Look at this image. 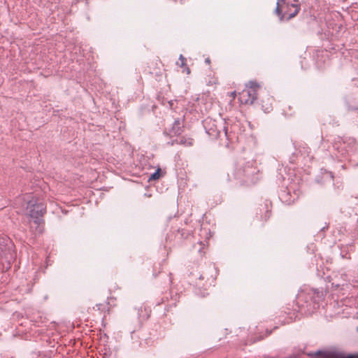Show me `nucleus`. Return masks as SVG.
<instances>
[{"label":"nucleus","instance_id":"nucleus-20","mask_svg":"<svg viewBox=\"0 0 358 358\" xmlns=\"http://www.w3.org/2000/svg\"><path fill=\"white\" fill-rule=\"evenodd\" d=\"M187 73H190L189 69L188 67L187 68Z\"/></svg>","mask_w":358,"mask_h":358},{"label":"nucleus","instance_id":"nucleus-17","mask_svg":"<svg viewBox=\"0 0 358 358\" xmlns=\"http://www.w3.org/2000/svg\"><path fill=\"white\" fill-rule=\"evenodd\" d=\"M174 143H178V141L175 140V141H173L169 143V144H171V145H173Z\"/></svg>","mask_w":358,"mask_h":358},{"label":"nucleus","instance_id":"nucleus-11","mask_svg":"<svg viewBox=\"0 0 358 358\" xmlns=\"http://www.w3.org/2000/svg\"><path fill=\"white\" fill-rule=\"evenodd\" d=\"M193 141L194 140L192 138L182 137L179 141H178V143L186 147H190L193 145Z\"/></svg>","mask_w":358,"mask_h":358},{"label":"nucleus","instance_id":"nucleus-12","mask_svg":"<svg viewBox=\"0 0 358 358\" xmlns=\"http://www.w3.org/2000/svg\"><path fill=\"white\" fill-rule=\"evenodd\" d=\"M161 169L158 168L151 176L149 177L148 180H157L159 178V173Z\"/></svg>","mask_w":358,"mask_h":358},{"label":"nucleus","instance_id":"nucleus-16","mask_svg":"<svg viewBox=\"0 0 358 358\" xmlns=\"http://www.w3.org/2000/svg\"><path fill=\"white\" fill-rule=\"evenodd\" d=\"M339 285H340L338 283H336V284H335L334 282L331 283L332 287L338 288L339 287Z\"/></svg>","mask_w":358,"mask_h":358},{"label":"nucleus","instance_id":"nucleus-14","mask_svg":"<svg viewBox=\"0 0 358 358\" xmlns=\"http://www.w3.org/2000/svg\"><path fill=\"white\" fill-rule=\"evenodd\" d=\"M179 60L180 63L179 64L178 62H177V64L180 65L181 67H183L186 64V58L183 57L182 55H180L179 57Z\"/></svg>","mask_w":358,"mask_h":358},{"label":"nucleus","instance_id":"nucleus-4","mask_svg":"<svg viewBox=\"0 0 358 358\" xmlns=\"http://www.w3.org/2000/svg\"><path fill=\"white\" fill-rule=\"evenodd\" d=\"M259 85L256 81L250 80L245 85L244 89L240 94L239 99L241 103L252 104L257 99V90Z\"/></svg>","mask_w":358,"mask_h":358},{"label":"nucleus","instance_id":"nucleus-1","mask_svg":"<svg viewBox=\"0 0 358 358\" xmlns=\"http://www.w3.org/2000/svg\"><path fill=\"white\" fill-rule=\"evenodd\" d=\"M258 170L253 165V162L239 160L233 171L234 178L245 183H255L257 180Z\"/></svg>","mask_w":358,"mask_h":358},{"label":"nucleus","instance_id":"nucleus-6","mask_svg":"<svg viewBox=\"0 0 358 358\" xmlns=\"http://www.w3.org/2000/svg\"><path fill=\"white\" fill-rule=\"evenodd\" d=\"M333 146L341 156L344 157L350 152L355 151L356 141L352 138L344 140L343 138L338 137Z\"/></svg>","mask_w":358,"mask_h":358},{"label":"nucleus","instance_id":"nucleus-5","mask_svg":"<svg viewBox=\"0 0 358 358\" xmlns=\"http://www.w3.org/2000/svg\"><path fill=\"white\" fill-rule=\"evenodd\" d=\"M29 209V216L34 220L35 223H39L41 217L46 212V206L43 202H39L35 199L29 200L27 203Z\"/></svg>","mask_w":358,"mask_h":358},{"label":"nucleus","instance_id":"nucleus-9","mask_svg":"<svg viewBox=\"0 0 358 358\" xmlns=\"http://www.w3.org/2000/svg\"><path fill=\"white\" fill-rule=\"evenodd\" d=\"M10 242V238L5 234L0 235V253L3 252Z\"/></svg>","mask_w":358,"mask_h":358},{"label":"nucleus","instance_id":"nucleus-7","mask_svg":"<svg viewBox=\"0 0 358 358\" xmlns=\"http://www.w3.org/2000/svg\"><path fill=\"white\" fill-rule=\"evenodd\" d=\"M299 198V194L295 191L292 193L288 188H285L279 193L280 200L287 205L293 203Z\"/></svg>","mask_w":358,"mask_h":358},{"label":"nucleus","instance_id":"nucleus-21","mask_svg":"<svg viewBox=\"0 0 358 358\" xmlns=\"http://www.w3.org/2000/svg\"><path fill=\"white\" fill-rule=\"evenodd\" d=\"M235 92H232V96H234L235 95Z\"/></svg>","mask_w":358,"mask_h":358},{"label":"nucleus","instance_id":"nucleus-10","mask_svg":"<svg viewBox=\"0 0 358 358\" xmlns=\"http://www.w3.org/2000/svg\"><path fill=\"white\" fill-rule=\"evenodd\" d=\"M307 355L309 357H318L321 356V357H322V358H328L329 357V354L327 352L322 351L320 350H317L316 352H308Z\"/></svg>","mask_w":358,"mask_h":358},{"label":"nucleus","instance_id":"nucleus-13","mask_svg":"<svg viewBox=\"0 0 358 358\" xmlns=\"http://www.w3.org/2000/svg\"><path fill=\"white\" fill-rule=\"evenodd\" d=\"M285 10H287V12H285V11L282 12V15L284 16V19L285 17L287 18L289 15V13H292L294 11V8L291 7L290 6H287V7L285 6Z\"/></svg>","mask_w":358,"mask_h":358},{"label":"nucleus","instance_id":"nucleus-22","mask_svg":"<svg viewBox=\"0 0 358 358\" xmlns=\"http://www.w3.org/2000/svg\"><path fill=\"white\" fill-rule=\"evenodd\" d=\"M357 331H358V327H357Z\"/></svg>","mask_w":358,"mask_h":358},{"label":"nucleus","instance_id":"nucleus-18","mask_svg":"<svg viewBox=\"0 0 358 358\" xmlns=\"http://www.w3.org/2000/svg\"><path fill=\"white\" fill-rule=\"evenodd\" d=\"M205 62H206V64H209L210 61L209 58H206Z\"/></svg>","mask_w":358,"mask_h":358},{"label":"nucleus","instance_id":"nucleus-2","mask_svg":"<svg viewBox=\"0 0 358 358\" xmlns=\"http://www.w3.org/2000/svg\"><path fill=\"white\" fill-rule=\"evenodd\" d=\"M203 124L206 133L211 138L216 139L219 138L222 133L227 138H228L227 129L223 125L222 122L218 123L215 120L206 118L204 120Z\"/></svg>","mask_w":358,"mask_h":358},{"label":"nucleus","instance_id":"nucleus-3","mask_svg":"<svg viewBox=\"0 0 358 358\" xmlns=\"http://www.w3.org/2000/svg\"><path fill=\"white\" fill-rule=\"evenodd\" d=\"M298 3L299 0H278L275 13L278 16L280 21L284 20L282 12H287V10H285V6L287 7L290 6L294 8V11L289 13V15L287 17V20L296 15L300 10V6Z\"/></svg>","mask_w":358,"mask_h":358},{"label":"nucleus","instance_id":"nucleus-19","mask_svg":"<svg viewBox=\"0 0 358 358\" xmlns=\"http://www.w3.org/2000/svg\"><path fill=\"white\" fill-rule=\"evenodd\" d=\"M103 358H115L114 357H109L107 356V355L105 353Z\"/></svg>","mask_w":358,"mask_h":358},{"label":"nucleus","instance_id":"nucleus-15","mask_svg":"<svg viewBox=\"0 0 358 358\" xmlns=\"http://www.w3.org/2000/svg\"><path fill=\"white\" fill-rule=\"evenodd\" d=\"M341 357L342 358H354L355 356L353 355H343Z\"/></svg>","mask_w":358,"mask_h":358},{"label":"nucleus","instance_id":"nucleus-8","mask_svg":"<svg viewBox=\"0 0 358 358\" xmlns=\"http://www.w3.org/2000/svg\"><path fill=\"white\" fill-rule=\"evenodd\" d=\"M183 119L177 118L174 120L171 128L169 130V134L171 136H178L183 131Z\"/></svg>","mask_w":358,"mask_h":358}]
</instances>
